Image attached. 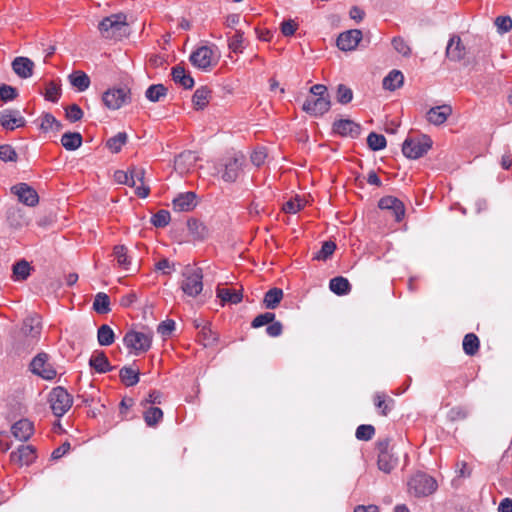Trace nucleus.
Instances as JSON below:
<instances>
[{"instance_id":"c756f323","label":"nucleus","mask_w":512,"mask_h":512,"mask_svg":"<svg viewBox=\"0 0 512 512\" xmlns=\"http://www.w3.org/2000/svg\"><path fill=\"white\" fill-rule=\"evenodd\" d=\"M31 270L32 267L26 260L17 261L12 267V279L14 281H24L30 276Z\"/></svg>"},{"instance_id":"8fccbe9b","label":"nucleus","mask_w":512,"mask_h":512,"mask_svg":"<svg viewBox=\"0 0 512 512\" xmlns=\"http://www.w3.org/2000/svg\"><path fill=\"white\" fill-rule=\"evenodd\" d=\"M336 244L332 241H326L323 243L321 249L315 254L313 259L316 260H327L335 251Z\"/></svg>"},{"instance_id":"c9c22d12","label":"nucleus","mask_w":512,"mask_h":512,"mask_svg":"<svg viewBox=\"0 0 512 512\" xmlns=\"http://www.w3.org/2000/svg\"><path fill=\"white\" fill-rule=\"evenodd\" d=\"M329 288L333 293L337 295H346L350 292L351 285L346 278L338 276L330 280Z\"/></svg>"},{"instance_id":"bf43d9fd","label":"nucleus","mask_w":512,"mask_h":512,"mask_svg":"<svg viewBox=\"0 0 512 512\" xmlns=\"http://www.w3.org/2000/svg\"><path fill=\"white\" fill-rule=\"evenodd\" d=\"M17 96H18V92H17L16 88H14L10 85H6V84L0 85V99L2 101H4V102L12 101Z\"/></svg>"},{"instance_id":"13d9d810","label":"nucleus","mask_w":512,"mask_h":512,"mask_svg":"<svg viewBox=\"0 0 512 512\" xmlns=\"http://www.w3.org/2000/svg\"><path fill=\"white\" fill-rule=\"evenodd\" d=\"M353 98V92L352 90L343 85V84H340L338 85V88H337V101L341 104H348L349 102H351Z\"/></svg>"},{"instance_id":"4468645a","label":"nucleus","mask_w":512,"mask_h":512,"mask_svg":"<svg viewBox=\"0 0 512 512\" xmlns=\"http://www.w3.org/2000/svg\"><path fill=\"white\" fill-rule=\"evenodd\" d=\"M362 39V32L358 29H351L341 33L337 38V47L342 51L354 50L360 40Z\"/></svg>"},{"instance_id":"09e8293b","label":"nucleus","mask_w":512,"mask_h":512,"mask_svg":"<svg viewBox=\"0 0 512 512\" xmlns=\"http://www.w3.org/2000/svg\"><path fill=\"white\" fill-rule=\"evenodd\" d=\"M367 144L373 151H379L386 147V138L375 132H371L367 137Z\"/></svg>"},{"instance_id":"79ce46f5","label":"nucleus","mask_w":512,"mask_h":512,"mask_svg":"<svg viewBox=\"0 0 512 512\" xmlns=\"http://www.w3.org/2000/svg\"><path fill=\"white\" fill-rule=\"evenodd\" d=\"M167 95V88L163 84H153L145 92L146 98L151 102H158Z\"/></svg>"},{"instance_id":"6ab92c4d","label":"nucleus","mask_w":512,"mask_h":512,"mask_svg":"<svg viewBox=\"0 0 512 512\" xmlns=\"http://www.w3.org/2000/svg\"><path fill=\"white\" fill-rule=\"evenodd\" d=\"M466 47L463 45L461 38L453 35L446 47V55L452 61H461L466 56Z\"/></svg>"},{"instance_id":"393cba45","label":"nucleus","mask_w":512,"mask_h":512,"mask_svg":"<svg viewBox=\"0 0 512 512\" xmlns=\"http://www.w3.org/2000/svg\"><path fill=\"white\" fill-rule=\"evenodd\" d=\"M89 365L98 373H106L113 370L106 354L103 351H96L89 360Z\"/></svg>"},{"instance_id":"37998d69","label":"nucleus","mask_w":512,"mask_h":512,"mask_svg":"<svg viewBox=\"0 0 512 512\" xmlns=\"http://www.w3.org/2000/svg\"><path fill=\"white\" fill-rule=\"evenodd\" d=\"M121 381L126 386H134L139 382V373L138 371L132 369L131 367H123L119 373Z\"/></svg>"},{"instance_id":"2eb2a0df","label":"nucleus","mask_w":512,"mask_h":512,"mask_svg":"<svg viewBox=\"0 0 512 512\" xmlns=\"http://www.w3.org/2000/svg\"><path fill=\"white\" fill-rule=\"evenodd\" d=\"M329 97H310L303 103V110L311 115L318 116L323 115L330 109Z\"/></svg>"},{"instance_id":"5701e85b","label":"nucleus","mask_w":512,"mask_h":512,"mask_svg":"<svg viewBox=\"0 0 512 512\" xmlns=\"http://www.w3.org/2000/svg\"><path fill=\"white\" fill-rule=\"evenodd\" d=\"M194 192L181 193L173 200V209L178 212L191 211L196 206Z\"/></svg>"},{"instance_id":"a19ab883","label":"nucleus","mask_w":512,"mask_h":512,"mask_svg":"<svg viewBox=\"0 0 512 512\" xmlns=\"http://www.w3.org/2000/svg\"><path fill=\"white\" fill-rule=\"evenodd\" d=\"M97 340L101 346L111 345L115 340V334L112 328L107 324L101 325L97 331Z\"/></svg>"},{"instance_id":"052dcab7","label":"nucleus","mask_w":512,"mask_h":512,"mask_svg":"<svg viewBox=\"0 0 512 512\" xmlns=\"http://www.w3.org/2000/svg\"><path fill=\"white\" fill-rule=\"evenodd\" d=\"M66 118L70 122H76L82 119L83 111L77 104H71L66 109Z\"/></svg>"},{"instance_id":"6e6552de","label":"nucleus","mask_w":512,"mask_h":512,"mask_svg":"<svg viewBox=\"0 0 512 512\" xmlns=\"http://www.w3.org/2000/svg\"><path fill=\"white\" fill-rule=\"evenodd\" d=\"M432 141L427 136L421 138H407L402 145L403 154L410 159H418L428 152Z\"/></svg>"},{"instance_id":"f03ea898","label":"nucleus","mask_w":512,"mask_h":512,"mask_svg":"<svg viewBox=\"0 0 512 512\" xmlns=\"http://www.w3.org/2000/svg\"><path fill=\"white\" fill-rule=\"evenodd\" d=\"M181 290L189 297L198 296L203 290V273L201 268L191 265L182 271Z\"/></svg>"},{"instance_id":"c85d7f7f","label":"nucleus","mask_w":512,"mask_h":512,"mask_svg":"<svg viewBox=\"0 0 512 512\" xmlns=\"http://www.w3.org/2000/svg\"><path fill=\"white\" fill-rule=\"evenodd\" d=\"M216 293L217 297L220 298L223 303L238 304L243 299L240 290L218 287Z\"/></svg>"},{"instance_id":"c03bdc74","label":"nucleus","mask_w":512,"mask_h":512,"mask_svg":"<svg viewBox=\"0 0 512 512\" xmlns=\"http://www.w3.org/2000/svg\"><path fill=\"white\" fill-rule=\"evenodd\" d=\"M479 349V339L478 337L473 334L469 333L466 334L463 339V350L467 355H474L477 353Z\"/></svg>"},{"instance_id":"69168bd1","label":"nucleus","mask_w":512,"mask_h":512,"mask_svg":"<svg viewBox=\"0 0 512 512\" xmlns=\"http://www.w3.org/2000/svg\"><path fill=\"white\" fill-rule=\"evenodd\" d=\"M175 322L173 320H166L161 322L157 327V332L163 337H168L175 330Z\"/></svg>"},{"instance_id":"aec40b11","label":"nucleus","mask_w":512,"mask_h":512,"mask_svg":"<svg viewBox=\"0 0 512 512\" xmlns=\"http://www.w3.org/2000/svg\"><path fill=\"white\" fill-rule=\"evenodd\" d=\"M11 65L14 73L20 78L26 79L33 75L35 65L28 57H16Z\"/></svg>"},{"instance_id":"a211bd4d","label":"nucleus","mask_w":512,"mask_h":512,"mask_svg":"<svg viewBox=\"0 0 512 512\" xmlns=\"http://www.w3.org/2000/svg\"><path fill=\"white\" fill-rule=\"evenodd\" d=\"M35 458V448L31 445H21L17 451L10 454L11 462L19 466L29 465Z\"/></svg>"},{"instance_id":"6e6d98bb","label":"nucleus","mask_w":512,"mask_h":512,"mask_svg":"<svg viewBox=\"0 0 512 512\" xmlns=\"http://www.w3.org/2000/svg\"><path fill=\"white\" fill-rule=\"evenodd\" d=\"M243 35L244 32L241 30H236L235 34L229 39V48L235 53H241L243 46Z\"/></svg>"},{"instance_id":"423d86ee","label":"nucleus","mask_w":512,"mask_h":512,"mask_svg":"<svg viewBox=\"0 0 512 512\" xmlns=\"http://www.w3.org/2000/svg\"><path fill=\"white\" fill-rule=\"evenodd\" d=\"M153 332L147 331H128L123 342L126 348L130 349L135 355L147 352L151 348Z\"/></svg>"},{"instance_id":"e2e57ef3","label":"nucleus","mask_w":512,"mask_h":512,"mask_svg":"<svg viewBox=\"0 0 512 512\" xmlns=\"http://www.w3.org/2000/svg\"><path fill=\"white\" fill-rule=\"evenodd\" d=\"M303 207H304L303 201L300 198L296 197V198L291 199L288 202H286L283 206V210L286 213L295 214L298 211H300Z\"/></svg>"},{"instance_id":"72a5a7b5","label":"nucleus","mask_w":512,"mask_h":512,"mask_svg":"<svg viewBox=\"0 0 512 512\" xmlns=\"http://www.w3.org/2000/svg\"><path fill=\"white\" fill-rule=\"evenodd\" d=\"M70 84L78 91L83 92L90 86V78L83 71H75L69 75Z\"/></svg>"},{"instance_id":"dca6fc26","label":"nucleus","mask_w":512,"mask_h":512,"mask_svg":"<svg viewBox=\"0 0 512 512\" xmlns=\"http://www.w3.org/2000/svg\"><path fill=\"white\" fill-rule=\"evenodd\" d=\"M378 207L382 210H390L397 222H400L405 215V207L402 201L393 196H385L379 200Z\"/></svg>"},{"instance_id":"20e7f679","label":"nucleus","mask_w":512,"mask_h":512,"mask_svg":"<svg viewBox=\"0 0 512 512\" xmlns=\"http://www.w3.org/2000/svg\"><path fill=\"white\" fill-rule=\"evenodd\" d=\"M389 438L379 439L376 443L378 469L389 474L398 465V457L393 452Z\"/></svg>"},{"instance_id":"7c9ffc66","label":"nucleus","mask_w":512,"mask_h":512,"mask_svg":"<svg viewBox=\"0 0 512 512\" xmlns=\"http://www.w3.org/2000/svg\"><path fill=\"white\" fill-rule=\"evenodd\" d=\"M404 82V75L399 70H392L383 79V88L386 90L394 91L400 88Z\"/></svg>"},{"instance_id":"7ed1b4c3","label":"nucleus","mask_w":512,"mask_h":512,"mask_svg":"<svg viewBox=\"0 0 512 512\" xmlns=\"http://www.w3.org/2000/svg\"><path fill=\"white\" fill-rule=\"evenodd\" d=\"M41 329L42 326L40 318L37 315L27 317L23 322V326L19 334V336L25 337L26 340L23 345H17L16 350L21 352L32 349L39 339Z\"/></svg>"},{"instance_id":"603ef678","label":"nucleus","mask_w":512,"mask_h":512,"mask_svg":"<svg viewBox=\"0 0 512 512\" xmlns=\"http://www.w3.org/2000/svg\"><path fill=\"white\" fill-rule=\"evenodd\" d=\"M18 155L15 149L8 144L0 145V160L3 162H16Z\"/></svg>"},{"instance_id":"9b49d317","label":"nucleus","mask_w":512,"mask_h":512,"mask_svg":"<svg viewBox=\"0 0 512 512\" xmlns=\"http://www.w3.org/2000/svg\"><path fill=\"white\" fill-rule=\"evenodd\" d=\"M30 370L33 374L42 377L45 380H52L56 377L57 372L49 363V355L46 353H39L30 363Z\"/></svg>"},{"instance_id":"9d476101","label":"nucleus","mask_w":512,"mask_h":512,"mask_svg":"<svg viewBox=\"0 0 512 512\" xmlns=\"http://www.w3.org/2000/svg\"><path fill=\"white\" fill-rule=\"evenodd\" d=\"M102 100L108 109L117 110L130 102V91L125 87L108 89L103 93Z\"/></svg>"},{"instance_id":"338daca9","label":"nucleus","mask_w":512,"mask_h":512,"mask_svg":"<svg viewBox=\"0 0 512 512\" xmlns=\"http://www.w3.org/2000/svg\"><path fill=\"white\" fill-rule=\"evenodd\" d=\"M267 158L266 148L259 147L251 154V162L256 166H261Z\"/></svg>"},{"instance_id":"f257e3e1","label":"nucleus","mask_w":512,"mask_h":512,"mask_svg":"<svg viewBox=\"0 0 512 512\" xmlns=\"http://www.w3.org/2000/svg\"><path fill=\"white\" fill-rule=\"evenodd\" d=\"M98 27L105 38L120 40L129 35L127 17L123 13L113 14L104 18Z\"/></svg>"},{"instance_id":"4d7b16f0","label":"nucleus","mask_w":512,"mask_h":512,"mask_svg":"<svg viewBox=\"0 0 512 512\" xmlns=\"http://www.w3.org/2000/svg\"><path fill=\"white\" fill-rule=\"evenodd\" d=\"M275 319V314L272 313V312H265V313H262V314H259L258 316H256L252 323H251V326L253 328H260L264 325H267V324H270L271 322H273Z\"/></svg>"},{"instance_id":"3c124183","label":"nucleus","mask_w":512,"mask_h":512,"mask_svg":"<svg viewBox=\"0 0 512 512\" xmlns=\"http://www.w3.org/2000/svg\"><path fill=\"white\" fill-rule=\"evenodd\" d=\"M393 48L396 52L403 55L404 57H409L411 55V48L408 43L400 36L394 37L391 42Z\"/></svg>"},{"instance_id":"4c0bfd02","label":"nucleus","mask_w":512,"mask_h":512,"mask_svg":"<svg viewBox=\"0 0 512 512\" xmlns=\"http://www.w3.org/2000/svg\"><path fill=\"white\" fill-rule=\"evenodd\" d=\"M211 90L206 86L198 88L192 97V102L196 109H204L209 103Z\"/></svg>"},{"instance_id":"cd10ccee","label":"nucleus","mask_w":512,"mask_h":512,"mask_svg":"<svg viewBox=\"0 0 512 512\" xmlns=\"http://www.w3.org/2000/svg\"><path fill=\"white\" fill-rule=\"evenodd\" d=\"M130 177L134 178L136 181L140 182L141 185L137 186L135 189V193L140 198H146L149 195L150 188L144 185V176L145 171L143 168L132 167L129 169Z\"/></svg>"},{"instance_id":"a878e982","label":"nucleus","mask_w":512,"mask_h":512,"mask_svg":"<svg viewBox=\"0 0 512 512\" xmlns=\"http://www.w3.org/2000/svg\"><path fill=\"white\" fill-rule=\"evenodd\" d=\"M172 79L176 84L181 85L185 89H191L194 86V79L188 74L181 65H176L171 71Z\"/></svg>"},{"instance_id":"0e129e2a","label":"nucleus","mask_w":512,"mask_h":512,"mask_svg":"<svg viewBox=\"0 0 512 512\" xmlns=\"http://www.w3.org/2000/svg\"><path fill=\"white\" fill-rule=\"evenodd\" d=\"M60 97V87L54 82H50L47 85L45 98L51 102H57Z\"/></svg>"},{"instance_id":"412c9836","label":"nucleus","mask_w":512,"mask_h":512,"mask_svg":"<svg viewBox=\"0 0 512 512\" xmlns=\"http://www.w3.org/2000/svg\"><path fill=\"white\" fill-rule=\"evenodd\" d=\"M243 159L242 158H231L225 165L222 172L221 178L225 182H235L240 172L242 171Z\"/></svg>"},{"instance_id":"473e14b6","label":"nucleus","mask_w":512,"mask_h":512,"mask_svg":"<svg viewBox=\"0 0 512 512\" xmlns=\"http://www.w3.org/2000/svg\"><path fill=\"white\" fill-rule=\"evenodd\" d=\"M82 136L78 132H66L61 137L62 146L68 151H74L82 145Z\"/></svg>"},{"instance_id":"1a4fd4ad","label":"nucleus","mask_w":512,"mask_h":512,"mask_svg":"<svg viewBox=\"0 0 512 512\" xmlns=\"http://www.w3.org/2000/svg\"><path fill=\"white\" fill-rule=\"evenodd\" d=\"M189 60L194 67L203 71H208L213 65L217 64V58H215L213 48L210 46L197 48L191 53Z\"/></svg>"},{"instance_id":"5fc2aeb1","label":"nucleus","mask_w":512,"mask_h":512,"mask_svg":"<svg viewBox=\"0 0 512 512\" xmlns=\"http://www.w3.org/2000/svg\"><path fill=\"white\" fill-rule=\"evenodd\" d=\"M375 434V428L372 425L362 424L357 427L355 436L358 440L368 441Z\"/></svg>"},{"instance_id":"b1692460","label":"nucleus","mask_w":512,"mask_h":512,"mask_svg":"<svg viewBox=\"0 0 512 512\" xmlns=\"http://www.w3.org/2000/svg\"><path fill=\"white\" fill-rule=\"evenodd\" d=\"M451 113L452 108L449 105L433 107L427 112V120L433 125H441L447 120Z\"/></svg>"},{"instance_id":"864d4df0","label":"nucleus","mask_w":512,"mask_h":512,"mask_svg":"<svg viewBox=\"0 0 512 512\" xmlns=\"http://www.w3.org/2000/svg\"><path fill=\"white\" fill-rule=\"evenodd\" d=\"M170 222V213L167 210H159L151 218V223L158 228L165 227Z\"/></svg>"},{"instance_id":"0eeeda50","label":"nucleus","mask_w":512,"mask_h":512,"mask_svg":"<svg viewBox=\"0 0 512 512\" xmlns=\"http://www.w3.org/2000/svg\"><path fill=\"white\" fill-rule=\"evenodd\" d=\"M48 401L53 414L62 417L72 406V396L61 386H57L49 393Z\"/></svg>"},{"instance_id":"bb28decb","label":"nucleus","mask_w":512,"mask_h":512,"mask_svg":"<svg viewBox=\"0 0 512 512\" xmlns=\"http://www.w3.org/2000/svg\"><path fill=\"white\" fill-rule=\"evenodd\" d=\"M6 218L13 227H22L28 224V219L24 215V211L17 205L11 206L6 211Z\"/></svg>"},{"instance_id":"58836bf2","label":"nucleus","mask_w":512,"mask_h":512,"mask_svg":"<svg viewBox=\"0 0 512 512\" xmlns=\"http://www.w3.org/2000/svg\"><path fill=\"white\" fill-rule=\"evenodd\" d=\"M143 418L147 426L155 427L163 419V411L158 407H148L143 413Z\"/></svg>"},{"instance_id":"f704fd0d","label":"nucleus","mask_w":512,"mask_h":512,"mask_svg":"<svg viewBox=\"0 0 512 512\" xmlns=\"http://www.w3.org/2000/svg\"><path fill=\"white\" fill-rule=\"evenodd\" d=\"M374 405L380 411V414L386 416L394 406V400L384 393L374 395Z\"/></svg>"},{"instance_id":"a18cd8bd","label":"nucleus","mask_w":512,"mask_h":512,"mask_svg":"<svg viewBox=\"0 0 512 512\" xmlns=\"http://www.w3.org/2000/svg\"><path fill=\"white\" fill-rule=\"evenodd\" d=\"M63 125L61 122H59L52 114L45 113L41 117V124L40 128L43 131H49V130H55L60 131L62 129Z\"/></svg>"},{"instance_id":"2f4dec72","label":"nucleus","mask_w":512,"mask_h":512,"mask_svg":"<svg viewBox=\"0 0 512 512\" xmlns=\"http://www.w3.org/2000/svg\"><path fill=\"white\" fill-rule=\"evenodd\" d=\"M189 233L196 240H204L209 235V230L206 225L196 219H190L187 222Z\"/></svg>"},{"instance_id":"de8ad7c7","label":"nucleus","mask_w":512,"mask_h":512,"mask_svg":"<svg viewBox=\"0 0 512 512\" xmlns=\"http://www.w3.org/2000/svg\"><path fill=\"white\" fill-rule=\"evenodd\" d=\"M113 255L117 260L120 267L128 269L130 265V258L127 254V248L124 245H117L114 247Z\"/></svg>"},{"instance_id":"f8f14e48","label":"nucleus","mask_w":512,"mask_h":512,"mask_svg":"<svg viewBox=\"0 0 512 512\" xmlns=\"http://www.w3.org/2000/svg\"><path fill=\"white\" fill-rule=\"evenodd\" d=\"M11 193L18 197L19 202L34 207L39 203L37 191L27 183H18L11 187Z\"/></svg>"},{"instance_id":"ea45409f","label":"nucleus","mask_w":512,"mask_h":512,"mask_svg":"<svg viewBox=\"0 0 512 512\" xmlns=\"http://www.w3.org/2000/svg\"><path fill=\"white\" fill-rule=\"evenodd\" d=\"M93 309L99 314H107L111 311L110 308V298L104 292H99L96 294Z\"/></svg>"},{"instance_id":"4be33fe9","label":"nucleus","mask_w":512,"mask_h":512,"mask_svg":"<svg viewBox=\"0 0 512 512\" xmlns=\"http://www.w3.org/2000/svg\"><path fill=\"white\" fill-rule=\"evenodd\" d=\"M33 423L28 419H21L11 427L13 436L19 441H27L33 434Z\"/></svg>"},{"instance_id":"e433bc0d","label":"nucleus","mask_w":512,"mask_h":512,"mask_svg":"<svg viewBox=\"0 0 512 512\" xmlns=\"http://www.w3.org/2000/svg\"><path fill=\"white\" fill-rule=\"evenodd\" d=\"M283 298V291L280 288H271L268 290L263 299V303L267 309H275Z\"/></svg>"},{"instance_id":"49530a36","label":"nucleus","mask_w":512,"mask_h":512,"mask_svg":"<svg viewBox=\"0 0 512 512\" xmlns=\"http://www.w3.org/2000/svg\"><path fill=\"white\" fill-rule=\"evenodd\" d=\"M127 138L128 137L125 132H119L117 135L107 140L106 146L111 152L118 153L122 146L127 142Z\"/></svg>"},{"instance_id":"ddd939ff","label":"nucleus","mask_w":512,"mask_h":512,"mask_svg":"<svg viewBox=\"0 0 512 512\" xmlns=\"http://www.w3.org/2000/svg\"><path fill=\"white\" fill-rule=\"evenodd\" d=\"M26 124L25 118L17 109H4L0 111V125L3 129L13 131L16 128L24 127Z\"/></svg>"},{"instance_id":"774afa93","label":"nucleus","mask_w":512,"mask_h":512,"mask_svg":"<svg viewBox=\"0 0 512 512\" xmlns=\"http://www.w3.org/2000/svg\"><path fill=\"white\" fill-rule=\"evenodd\" d=\"M200 334L203 338V342H204L205 346L211 345L212 343H214L216 341V337H215L214 333L212 332L211 328L207 324L202 326V328L200 330Z\"/></svg>"},{"instance_id":"f3484780","label":"nucleus","mask_w":512,"mask_h":512,"mask_svg":"<svg viewBox=\"0 0 512 512\" xmlns=\"http://www.w3.org/2000/svg\"><path fill=\"white\" fill-rule=\"evenodd\" d=\"M333 131L343 137L356 138L361 133V126L350 119H341L334 122Z\"/></svg>"},{"instance_id":"39448f33","label":"nucleus","mask_w":512,"mask_h":512,"mask_svg":"<svg viewBox=\"0 0 512 512\" xmlns=\"http://www.w3.org/2000/svg\"><path fill=\"white\" fill-rule=\"evenodd\" d=\"M437 489L436 480L426 473L418 472L408 481V492L415 497H427Z\"/></svg>"},{"instance_id":"680f3d73","label":"nucleus","mask_w":512,"mask_h":512,"mask_svg":"<svg viewBox=\"0 0 512 512\" xmlns=\"http://www.w3.org/2000/svg\"><path fill=\"white\" fill-rule=\"evenodd\" d=\"M495 26L499 33H506L512 28V19L509 16H499L495 19Z\"/></svg>"}]
</instances>
